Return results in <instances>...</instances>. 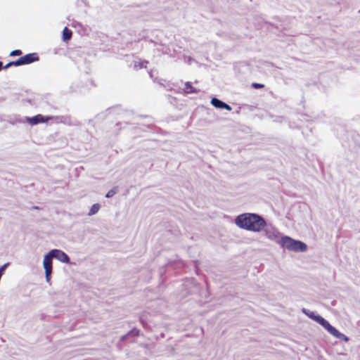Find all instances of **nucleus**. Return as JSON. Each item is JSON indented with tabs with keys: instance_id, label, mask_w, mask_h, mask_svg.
<instances>
[{
	"instance_id": "nucleus-9",
	"label": "nucleus",
	"mask_w": 360,
	"mask_h": 360,
	"mask_svg": "<svg viewBox=\"0 0 360 360\" xmlns=\"http://www.w3.org/2000/svg\"><path fill=\"white\" fill-rule=\"evenodd\" d=\"M184 91L186 94H193L197 93L196 89L193 86L192 84L190 82H186L184 84Z\"/></svg>"
},
{
	"instance_id": "nucleus-17",
	"label": "nucleus",
	"mask_w": 360,
	"mask_h": 360,
	"mask_svg": "<svg viewBox=\"0 0 360 360\" xmlns=\"http://www.w3.org/2000/svg\"><path fill=\"white\" fill-rule=\"evenodd\" d=\"M4 68L2 62L0 61V70Z\"/></svg>"
},
{
	"instance_id": "nucleus-4",
	"label": "nucleus",
	"mask_w": 360,
	"mask_h": 360,
	"mask_svg": "<svg viewBox=\"0 0 360 360\" xmlns=\"http://www.w3.org/2000/svg\"><path fill=\"white\" fill-rule=\"evenodd\" d=\"M52 259L53 257L50 256L49 253H48L44 256L43 261V266L45 269L46 279L48 282L50 281L51 274L52 273Z\"/></svg>"
},
{
	"instance_id": "nucleus-5",
	"label": "nucleus",
	"mask_w": 360,
	"mask_h": 360,
	"mask_svg": "<svg viewBox=\"0 0 360 360\" xmlns=\"http://www.w3.org/2000/svg\"><path fill=\"white\" fill-rule=\"evenodd\" d=\"M51 119L52 117H44L40 114L37 115L34 117H27L25 118L27 122H28L31 125H35L41 122H46Z\"/></svg>"
},
{
	"instance_id": "nucleus-6",
	"label": "nucleus",
	"mask_w": 360,
	"mask_h": 360,
	"mask_svg": "<svg viewBox=\"0 0 360 360\" xmlns=\"http://www.w3.org/2000/svg\"><path fill=\"white\" fill-rule=\"evenodd\" d=\"M49 253L53 258H56L63 262H69V257L62 250L55 249L51 250Z\"/></svg>"
},
{
	"instance_id": "nucleus-15",
	"label": "nucleus",
	"mask_w": 360,
	"mask_h": 360,
	"mask_svg": "<svg viewBox=\"0 0 360 360\" xmlns=\"http://www.w3.org/2000/svg\"><path fill=\"white\" fill-rule=\"evenodd\" d=\"M11 64H12L13 66H20V65H22V63H21L20 58H18L15 61H12Z\"/></svg>"
},
{
	"instance_id": "nucleus-16",
	"label": "nucleus",
	"mask_w": 360,
	"mask_h": 360,
	"mask_svg": "<svg viewBox=\"0 0 360 360\" xmlns=\"http://www.w3.org/2000/svg\"><path fill=\"white\" fill-rule=\"evenodd\" d=\"M13 66L12 64H11V62L8 63V64H6L4 67V69H6V68H8L10 67Z\"/></svg>"
},
{
	"instance_id": "nucleus-13",
	"label": "nucleus",
	"mask_w": 360,
	"mask_h": 360,
	"mask_svg": "<svg viewBox=\"0 0 360 360\" xmlns=\"http://www.w3.org/2000/svg\"><path fill=\"white\" fill-rule=\"evenodd\" d=\"M252 86L254 89H262V88L264 87V85L263 84H259V83L254 82V83L252 84Z\"/></svg>"
},
{
	"instance_id": "nucleus-12",
	"label": "nucleus",
	"mask_w": 360,
	"mask_h": 360,
	"mask_svg": "<svg viewBox=\"0 0 360 360\" xmlns=\"http://www.w3.org/2000/svg\"><path fill=\"white\" fill-rule=\"evenodd\" d=\"M21 54H22V51L20 49H16V50L12 51L10 53L11 56H20Z\"/></svg>"
},
{
	"instance_id": "nucleus-14",
	"label": "nucleus",
	"mask_w": 360,
	"mask_h": 360,
	"mask_svg": "<svg viewBox=\"0 0 360 360\" xmlns=\"http://www.w3.org/2000/svg\"><path fill=\"white\" fill-rule=\"evenodd\" d=\"M115 194V191L113 189L110 190L105 195L106 198H111Z\"/></svg>"
},
{
	"instance_id": "nucleus-11",
	"label": "nucleus",
	"mask_w": 360,
	"mask_h": 360,
	"mask_svg": "<svg viewBox=\"0 0 360 360\" xmlns=\"http://www.w3.org/2000/svg\"><path fill=\"white\" fill-rule=\"evenodd\" d=\"M100 209V205L96 203V204H94L91 206L90 210H89V215H94L96 213H97L98 212Z\"/></svg>"
},
{
	"instance_id": "nucleus-8",
	"label": "nucleus",
	"mask_w": 360,
	"mask_h": 360,
	"mask_svg": "<svg viewBox=\"0 0 360 360\" xmlns=\"http://www.w3.org/2000/svg\"><path fill=\"white\" fill-rule=\"evenodd\" d=\"M211 103L213 106H214L217 108H223L229 111L231 110V107L229 105L224 103L223 101L219 100L217 98H212Z\"/></svg>"
},
{
	"instance_id": "nucleus-2",
	"label": "nucleus",
	"mask_w": 360,
	"mask_h": 360,
	"mask_svg": "<svg viewBox=\"0 0 360 360\" xmlns=\"http://www.w3.org/2000/svg\"><path fill=\"white\" fill-rule=\"evenodd\" d=\"M307 314L311 319H313L314 321L319 323L321 326H322L333 336L345 342L349 341V338L345 335L340 333L335 327L331 326L330 323L325 319H323L322 316L319 315H314L313 313Z\"/></svg>"
},
{
	"instance_id": "nucleus-1",
	"label": "nucleus",
	"mask_w": 360,
	"mask_h": 360,
	"mask_svg": "<svg viewBox=\"0 0 360 360\" xmlns=\"http://www.w3.org/2000/svg\"><path fill=\"white\" fill-rule=\"evenodd\" d=\"M236 224L242 229L254 232L261 231L266 225L263 217L252 213L238 215L236 219Z\"/></svg>"
},
{
	"instance_id": "nucleus-10",
	"label": "nucleus",
	"mask_w": 360,
	"mask_h": 360,
	"mask_svg": "<svg viewBox=\"0 0 360 360\" xmlns=\"http://www.w3.org/2000/svg\"><path fill=\"white\" fill-rule=\"evenodd\" d=\"M72 32L69 30L68 27H65L63 30V39L64 41H67L70 40L72 37Z\"/></svg>"
},
{
	"instance_id": "nucleus-3",
	"label": "nucleus",
	"mask_w": 360,
	"mask_h": 360,
	"mask_svg": "<svg viewBox=\"0 0 360 360\" xmlns=\"http://www.w3.org/2000/svg\"><path fill=\"white\" fill-rule=\"evenodd\" d=\"M281 246L288 250L294 252H305L307 245L300 240H296L288 236H283L281 239Z\"/></svg>"
},
{
	"instance_id": "nucleus-7",
	"label": "nucleus",
	"mask_w": 360,
	"mask_h": 360,
	"mask_svg": "<svg viewBox=\"0 0 360 360\" xmlns=\"http://www.w3.org/2000/svg\"><path fill=\"white\" fill-rule=\"evenodd\" d=\"M20 58L22 63V65L30 64L39 60V56L37 53H28L24 56L20 57Z\"/></svg>"
}]
</instances>
